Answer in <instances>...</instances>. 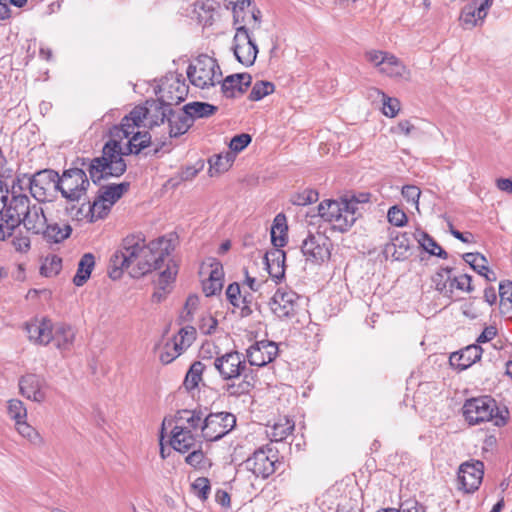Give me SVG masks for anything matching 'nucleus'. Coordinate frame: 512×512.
<instances>
[{
    "label": "nucleus",
    "instance_id": "obj_1",
    "mask_svg": "<svg viewBox=\"0 0 512 512\" xmlns=\"http://www.w3.org/2000/svg\"><path fill=\"white\" fill-rule=\"evenodd\" d=\"M126 171V163L120 158V150L115 143L105 144L101 157L78 158L74 167L58 175V191L66 200L79 201L90 186L87 172L94 184L108 177H119Z\"/></svg>",
    "mask_w": 512,
    "mask_h": 512
},
{
    "label": "nucleus",
    "instance_id": "obj_2",
    "mask_svg": "<svg viewBox=\"0 0 512 512\" xmlns=\"http://www.w3.org/2000/svg\"><path fill=\"white\" fill-rule=\"evenodd\" d=\"M168 243L163 238L146 244L142 234H131L122 241L121 248L110 259L114 279L120 277L125 269L130 275L139 278L152 270L160 269L168 255Z\"/></svg>",
    "mask_w": 512,
    "mask_h": 512
},
{
    "label": "nucleus",
    "instance_id": "obj_3",
    "mask_svg": "<svg viewBox=\"0 0 512 512\" xmlns=\"http://www.w3.org/2000/svg\"><path fill=\"white\" fill-rule=\"evenodd\" d=\"M144 119L151 120V109L144 106H136L131 112L123 117L120 125H115L110 129L111 140L106 144L115 143L120 150V158L128 154H139L144 148L148 147L151 136L148 132H135Z\"/></svg>",
    "mask_w": 512,
    "mask_h": 512
},
{
    "label": "nucleus",
    "instance_id": "obj_4",
    "mask_svg": "<svg viewBox=\"0 0 512 512\" xmlns=\"http://www.w3.org/2000/svg\"><path fill=\"white\" fill-rule=\"evenodd\" d=\"M23 182L20 178L13 180L4 214V222L0 225V240L10 237L21 225L25 215L33 204L27 194L23 193Z\"/></svg>",
    "mask_w": 512,
    "mask_h": 512
},
{
    "label": "nucleus",
    "instance_id": "obj_5",
    "mask_svg": "<svg viewBox=\"0 0 512 512\" xmlns=\"http://www.w3.org/2000/svg\"><path fill=\"white\" fill-rule=\"evenodd\" d=\"M360 200L356 198L325 200L318 206V215L332 225L334 230L348 231L355 223Z\"/></svg>",
    "mask_w": 512,
    "mask_h": 512
},
{
    "label": "nucleus",
    "instance_id": "obj_6",
    "mask_svg": "<svg viewBox=\"0 0 512 512\" xmlns=\"http://www.w3.org/2000/svg\"><path fill=\"white\" fill-rule=\"evenodd\" d=\"M462 410L470 425L492 421L495 426L501 427L507 423L509 416L508 409H499L496 401L490 396L467 399Z\"/></svg>",
    "mask_w": 512,
    "mask_h": 512
},
{
    "label": "nucleus",
    "instance_id": "obj_7",
    "mask_svg": "<svg viewBox=\"0 0 512 512\" xmlns=\"http://www.w3.org/2000/svg\"><path fill=\"white\" fill-rule=\"evenodd\" d=\"M187 77L192 85L208 89L221 82L222 72L216 59L200 55L187 68Z\"/></svg>",
    "mask_w": 512,
    "mask_h": 512
},
{
    "label": "nucleus",
    "instance_id": "obj_8",
    "mask_svg": "<svg viewBox=\"0 0 512 512\" xmlns=\"http://www.w3.org/2000/svg\"><path fill=\"white\" fill-rule=\"evenodd\" d=\"M168 123L170 137H178L188 131L193 125L191 117L185 110H173L168 105H154V112H151L150 126Z\"/></svg>",
    "mask_w": 512,
    "mask_h": 512
},
{
    "label": "nucleus",
    "instance_id": "obj_9",
    "mask_svg": "<svg viewBox=\"0 0 512 512\" xmlns=\"http://www.w3.org/2000/svg\"><path fill=\"white\" fill-rule=\"evenodd\" d=\"M244 464L256 477L266 479L276 472L281 462L278 451L271 445H265L255 450Z\"/></svg>",
    "mask_w": 512,
    "mask_h": 512
},
{
    "label": "nucleus",
    "instance_id": "obj_10",
    "mask_svg": "<svg viewBox=\"0 0 512 512\" xmlns=\"http://www.w3.org/2000/svg\"><path fill=\"white\" fill-rule=\"evenodd\" d=\"M236 425V417L230 412L208 414L201 426L202 436L207 441H217L227 435Z\"/></svg>",
    "mask_w": 512,
    "mask_h": 512
},
{
    "label": "nucleus",
    "instance_id": "obj_11",
    "mask_svg": "<svg viewBox=\"0 0 512 512\" xmlns=\"http://www.w3.org/2000/svg\"><path fill=\"white\" fill-rule=\"evenodd\" d=\"M196 330L192 326L181 328L177 335L169 339L159 352V360L163 364H170L194 342Z\"/></svg>",
    "mask_w": 512,
    "mask_h": 512
},
{
    "label": "nucleus",
    "instance_id": "obj_12",
    "mask_svg": "<svg viewBox=\"0 0 512 512\" xmlns=\"http://www.w3.org/2000/svg\"><path fill=\"white\" fill-rule=\"evenodd\" d=\"M23 187L28 188L32 196L44 201L52 190L58 191V173L51 169H45L35 173L30 178H22Z\"/></svg>",
    "mask_w": 512,
    "mask_h": 512
},
{
    "label": "nucleus",
    "instance_id": "obj_13",
    "mask_svg": "<svg viewBox=\"0 0 512 512\" xmlns=\"http://www.w3.org/2000/svg\"><path fill=\"white\" fill-rule=\"evenodd\" d=\"M236 33L233 38V52L236 59L244 66L254 64L258 47L252 39L249 28L244 25L235 26Z\"/></svg>",
    "mask_w": 512,
    "mask_h": 512
},
{
    "label": "nucleus",
    "instance_id": "obj_14",
    "mask_svg": "<svg viewBox=\"0 0 512 512\" xmlns=\"http://www.w3.org/2000/svg\"><path fill=\"white\" fill-rule=\"evenodd\" d=\"M214 367L224 381H230L244 375L247 369L246 359L238 351H230L216 357Z\"/></svg>",
    "mask_w": 512,
    "mask_h": 512
},
{
    "label": "nucleus",
    "instance_id": "obj_15",
    "mask_svg": "<svg viewBox=\"0 0 512 512\" xmlns=\"http://www.w3.org/2000/svg\"><path fill=\"white\" fill-rule=\"evenodd\" d=\"M331 241L321 233L309 234L302 242L301 251L307 261L320 264L331 256Z\"/></svg>",
    "mask_w": 512,
    "mask_h": 512
},
{
    "label": "nucleus",
    "instance_id": "obj_16",
    "mask_svg": "<svg viewBox=\"0 0 512 512\" xmlns=\"http://www.w3.org/2000/svg\"><path fill=\"white\" fill-rule=\"evenodd\" d=\"M299 299L294 291L279 288L269 302L270 309L279 319H290L298 311Z\"/></svg>",
    "mask_w": 512,
    "mask_h": 512
},
{
    "label": "nucleus",
    "instance_id": "obj_17",
    "mask_svg": "<svg viewBox=\"0 0 512 512\" xmlns=\"http://www.w3.org/2000/svg\"><path fill=\"white\" fill-rule=\"evenodd\" d=\"M201 273L208 275V278L202 282L205 295L210 297L220 293L224 283V271L221 262L216 258H209L207 262L203 263Z\"/></svg>",
    "mask_w": 512,
    "mask_h": 512
},
{
    "label": "nucleus",
    "instance_id": "obj_18",
    "mask_svg": "<svg viewBox=\"0 0 512 512\" xmlns=\"http://www.w3.org/2000/svg\"><path fill=\"white\" fill-rule=\"evenodd\" d=\"M483 475V462L476 460L462 463L458 470V481L461 484V489L466 493L476 491L482 482Z\"/></svg>",
    "mask_w": 512,
    "mask_h": 512
},
{
    "label": "nucleus",
    "instance_id": "obj_19",
    "mask_svg": "<svg viewBox=\"0 0 512 512\" xmlns=\"http://www.w3.org/2000/svg\"><path fill=\"white\" fill-rule=\"evenodd\" d=\"M277 354V344L268 340L257 341L246 350V358L249 364L257 367H263L271 363Z\"/></svg>",
    "mask_w": 512,
    "mask_h": 512
},
{
    "label": "nucleus",
    "instance_id": "obj_20",
    "mask_svg": "<svg viewBox=\"0 0 512 512\" xmlns=\"http://www.w3.org/2000/svg\"><path fill=\"white\" fill-rule=\"evenodd\" d=\"M19 390L28 400L41 403L46 399V381L37 374H26L19 379Z\"/></svg>",
    "mask_w": 512,
    "mask_h": 512
},
{
    "label": "nucleus",
    "instance_id": "obj_21",
    "mask_svg": "<svg viewBox=\"0 0 512 512\" xmlns=\"http://www.w3.org/2000/svg\"><path fill=\"white\" fill-rule=\"evenodd\" d=\"M252 77L248 73H237L221 78V92L226 98L242 96L251 85Z\"/></svg>",
    "mask_w": 512,
    "mask_h": 512
},
{
    "label": "nucleus",
    "instance_id": "obj_22",
    "mask_svg": "<svg viewBox=\"0 0 512 512\" xmlns=\"http://www.w3.org/2000/svg\"><path fill=\"white\" fill-rule=\"evenodd\" d=\"M55 325L47 318L34 319L26 324V331L31 341L47 345L52 342Z\"/></svg>",
    "mask_w": 512,
    "mask_h": 512
},
{
    "label": "nucleus",
    "instance_id": "obj_23",
    "mask_svg": "<svg viewBox=\"0 0 512 512\" xmlns=\"http://www.w3.org/2000/svg\"><path fill=\"white\" fill-rule=\"evenodd\" d=\"M160 92L162 102L158 105H168L171 107L172 104H178L185 100L188 87L179 77H175L171 79L170 83L163 84Z\"/></svg>",
    "mask_w": 512,
    "mask_h": 512
},
{
    "label": "nucleus",
    "instance_id": "obj_24",
    "mask_svg": "<svg viewBox=\"0 0 512 512\" xmlns=\"http://www.w3.org/2000/svg\"><path fill=\"white\" fill-rule=\"evenodd\" d=\"M482 352L483 350L479 345H469L458 352L452 353L450 364L461 371L465 370L480 360Z\"/></svg>",
    "mask_w": 512,
    "mask_h": 512
},
{
    "label": "nucleus",
    "instance_id": "obj_25",
    "mask_svg": "<svg viewBox=\"0 0 512 512\" xmlns=\"http://www.w3.org/2000/svg\"><path fill=\"white\" fill-rule=\"evenodd\" d=\"M285 260L286 254L281 248H273L264 256L267 271L276 282L281 281L285 276Z\"/></svg>",
    "mask_w": 512,
    "mask_h": 512
},
{
    "label": "nucleus",
    "instance_id": "obj_26",
    "mask_svg": "<svg viewBox=\"0 0 512 512\" xmlns=\"http://www.w3.org/2000/svg\"><path fill=\"white\" fill-rule=\"evenodd\" d=\"M391 243L385 247V253L388 254L393 250L392 257L396 261H403L408 258L411 247V239L408 233H391Z\"/></svg>",
    "mask_w": 512,
    "mask_h": 512
},
{
    "label": "nucleus",
    "instance_id": "obj_27",
    "mask_svg": "<svg viewBox=\"0 0 512 512\" xmlns=\"http://www.w3.org/2000/svg\"><path fill=\"white\" fill-rule=\"evenodd\" d=\"M171 446L178 452L189 451L196 443L192 430L185 425H175L171 432Z\"/></svg>",
    "mask_w": 512,
    "mask_h": 512
},
{
    "label": "nucleus",
    "instance_id": "obj_28",
    "mask_svg": "<svg viewBox=\"0 0 512 512\" xmlns=\"http://www.w3.org/2000/svg\"><path fill=\"white\" fill-rule=\"evenodd\" d=\"M21 224L27 231L33 234H42L47 226V219L44 215L43 208L38 204H33L25 215V219Z\"/></svg>",
    "mask_w": 512,
    "mask_h": 512
},
{
    "label": "nucleus",
    "instance_id": "obj_29",
    "mask_svg": "<svg viewBox=\"0 0 512 512\" xmlns=\"http://www.w3.org/2000/svg\"><path fill=\"white\" fill-rule=\"evenodd\" d=\"M385 64L381 67L379 72L384 74L390 78H401L408 79L410 76V71L408 68L402 63V61L397 58L395 55L390 54L388 58L384 61Z\"/></svg>",
    "mask_w": 512,
    "mask_h": 512
},
{
    "label": "nucleus",
    "instance_id": "obj_30",
    "mask_svg": "<svg viewBox=\"0 0 512 512\" xmlns=\"http://www.w3.org/2000/svg\"><path fill=\"white\" fill-rule=\"evenodd\" d=\"M74 339L75 333L71 326L64 323L55 325L52 341L58 349H69L73 344Z\"/></svg>",
    "mask_w": 512,
    "mask_h": 512
},
{
    "label": "nucleus",
    "instance_id": "obj_31",
    "mask_svg": "<svg viewBox=\"0 0 512 512\" xmlns=\"http://www.w3.org/2000/svg\"><path fill=\"white\" fill-rule=\"evenodd\" d=\"M287 223L284 214L275 216L271 227V242L275 248H282L287 242Z\"/></svg>",
    "mask_w": 512,
    "mask_h": 512
},
{
    "label": "nucleus",
    "instance_id": "obj_32",
    "mask_svg": "<svg viewBox=\"0 0 512 512\" xmlns=\"http://www.w3.org/2000/svg\"><path fill=\"white\" fill-rule=\"evenodd\" d=\"M295 424L294 421L287 418H279L272 426H270V430L267 431V435L274 442H280L287 438L294 430Z\"/></svg>",
    "mask_w": 512,
    "mask_h": 512
},
{
    "label": "nucleus",
    "instance_id": "obj_33",
    "mask_svg": "<svg viewBox=\"0 0 512 512\" xmlns=\"http://www.w3.org/2000/svg\"><path fill=\"white\" fill-rule=\"evenodd\" d=\"M95 266V257L92 253L84 254L79 263L77 272L73 278L76 286H82L90 278L91 272Z\"/></svg>",
    "mask_w": 512,
    "mask_h": 512
},
{
    "label": "nucleus",
    "instance_id": "obj_34",
    "mask_svg": "<svg viewBox=\"0 0 512 512\" xmlns=\"http://www.w3.org/2000/svg\"><path fill=\"white\" fill-rule=\"evenodd\" d=\"M236 155L233 152L226 151L212 156L209 159V173L211 176L221 174L227 171L233 164Z\"/></svg>",
    "mask_w": 512,
    "mask_h": 512
},
{
    "label": "nucleus",
    "instance_id": "obj_35",
    "mask_svg": "<svg viewBox=\"0 0 512 512\" xmlns=\"http://www.w3.org/2000/svg\"><path fill=\"white\" fill-rule=\"evenodd\" d=\"M176 425H185L190 430L201 428L204 418L201 411L197 410H180L176 414Z\"/></svg>",
    "mask_w": 512,
    "mask_h": 512
},
{
    "label": "nucleus",
    "instance_id": "obj_36",
    "mask_svg": "<svg viewBox=\"0 0 512 512\" xmlns=\"http://www.w3.org/2000/svg\"><path fill=\"white\" fill-rule=\"evenodd\" d=\"M129 187L130 184L128 182L103 186L100 189L99 197L108 203L106 204L107 206L112 207L128 191Z\"/></svg>",
    "mask_w": 512,
    "mask_h": 512
},
{
    "label": "nucleus",
    "instance_id": "obj_37",
    "mask_svg": "<svg viewBox=\"0 0 512 512\" xmlns=\"http://www.w3.org/2000/svg\"><path fill=\"white\" fill-rule=\"evenodd\" d=\"M451 271L452 269L448 267L441 268L432 276V283L434 284L435 289L446 297L452 296V278L450 276Z\"/></svg>",
    "mask_w": 512,
    "mask_h": 512
},
{
    "label": "nucleus",
    "instance_id": "obj_38",
    "mask_svg": "<svg viewBox=\"0 0 512 512\" xmlns=\"http://www.w3.org/2000/svg\"><path fill=\"white\" fill-rule=\"evenodd\" d=\"M177 273L178 266L176 262L172 259H169L166 264V269L158 274V278L155 280V286L159 288V290H171Z\"/></svg>",
    "mask_w": 512,
    "mask_h": 512
},
{
    "label": "nucleus",
    "instance_id": "obj_39",
    "mask_svg": "<svg viewBox=\"0 0 512 512\" xmlns=\"http://www.w3.org/2000/svg\"><path fill=\"white\" fill-rule=\"evenodd\" d=\"M183 109L194 123L195 119L205 118L213 115L217 107L205 102H191L186 104Z\"/></svg>",
    "mask_w": 512,
    "mask_h": 512
},
{
    "label": "nucleus",
    "instance_id": "obj_40",
    "mask_svg": "<svg viewBox=\"0 0 512 512\" xmlns=\"http://www.w3.org/2000/svg\"><path fill=\"white\" fill-rule=\"evenodd\" d=\"M71 231L72 229L69 225H63L61 227L58 224H47L42 234L47 241L59 243L68 238Z\"/></svg>",
    "mask_w": 512,
    "mask_h": 512
},
{
    "label": "nucleus",
    "instance_id": "obj_41",
    "mask_svg": "<svg viewBox=\"0 0 512 512\" xmlns=\"http://www.w3.org/2000/svg\"><path fill=\"white\" fill-rule=\"evenodd\" d=\"M419 245L430 255L446 259L447 252L427 233L422 232L418 239Z\"/></svg>",
    "mask_w": 512,
    "mask_h": 512
},
{
    "label": "nucleus",
    "instance_id": "obj_42",
    "mask_svg": "<svg viewBox=\"0 0 512 512\" xmlns=\"http://www.w3.org/2000/svg\"><path fill=\"white\" fill-rule=\"evenodd\" d=\"M204 370L205 365L201 361H195L190 366L184 380V385L186 389L192 390L199 385V383L202 381V374Z\"/></svg>",
    "mask_w": 512,
    "mask_h": 512
},
{
    "label": "nucleus",
    "instance_id": "obj_43",
    "mask_svg": "<svg viewBox=\"0 0 512 512\" xmlns=\"http://www.w3.org/2000/svg\"><path fill=\"white\" fill-rule=\"evenodd\" d=\"M499 296L502 313L512 316V281H502L499 284Z\"/></svg>",
    "mask_w": 512,
    "mask_h": 512
},
{
    "label": "nucleus",
    "instance_id": "obj_44",
    "mask_svg": "<svg viewBox=\"0 0 512 512\" xmlns=\"http://www.w3.org/2000/svg\"><path fill=\"white\" fill-rule=\"evenodd\" d=\"M250 5V0H226L227 8H231L233 11L234 26L246 21L245 15L242 14L245 13V9L249 8Z\"/></svg>",
    "mask_w": 512,
    "mask_h": 512
},
{
    "label": "nucleus",
    "instance_id": "obj_45",
    "mask_svg": "<svg viewBox=\"0 0 512 512\" xmlns=\"http://www.w3.org/2000/svg\"><path fill=\"white\" fill-rule=\"evenodd\" d=\"M477 1L473 0L472 4L466 5L460 15V21L462 22L465 28H472L478 25V22H482L483 20L478 19L477 15Z\"/></svg>",
    "mask_w": 512,
    "mask_h": 512
},
{
    "label": "nucleus",
    "instance_id": "obj_46",
    "mask_svg": "<svg viewBox=\"0 0 512 512\" xmlns=\"http://www.w3.org/2000/svg\"><path fill=\"white\" fill-rule=\"evenodd\" d=\"M62 268V259L53 254L48 255L40 268L41 274L45 277L56 276Z\"/></svg>",
    "mask_w": 512,
    "mask_h": 512
},
{
    "label": "nucleus",
    "instance_id": "obj_47",
    "mask_svg": "<svg viewBox=\"0 0 512 512\" xmlns=\"http://www.w3.org/2000/svg\"><path fill=\"white\" fill-rule=\"evenodd\" d=\"M275 90V85L269 81H257L249 94V99L251 101H259L263 99L265 96L270 95Z\"/></svg>",
    "mask_w": 512,
    "mask_h": 512
},
{
    "label": "nucleus",
    "instance_id": "obj_48",
    "mask_svg": "<svg viewBox=\"0 0 512 512\" xmlns=\"http://www.w3.org/2000/svg\"><path fill=\"white\" fill-rule=\"evenodd\" d=\"M7 413L10 418L15 421V424L27 418V409L24 403L19 399H11L8 401Z\"/></svg>",
    "mask_w": 512,
    "mask_h": 512
},
{
    "label": "nucleus",
    "instance_id": "obj_49",
    "mask_svg": "<svg viewBox=\"0 0 512 512\" xmlns=\"http://www.w3.org/2000/svg\"><path fill=\"white\" fill-rule=\"evenodd\" d=\"M106 204L108 203L104 202V200H102V198L99 196L93 201V203L90 205L88 214L90 222H95L98 219H102L108 215L111 206H107Z\"/></svg>",
    "mask_w": 512,
    "mask_h": 512
},
{
    "label": "nucleus",
    "instance_id": "obj_50",
    "mask_svg": "<svg viewBox=\"0 0 512 512\" xmlns=\"http://www.w3.org/2000/svg\"><path fill=\"white\" fill-rule=\"evenodd\" d=\"M252 387V383L247 380V375H244L243 380L239 383H227L223 388L228 396L238 397L248 394Z\"/></svg>",
    "mask_w": 512,
    "mask_h": 512
},
{
    "label": "nucleus",
    "instance_id": "obj_51",
    "mask_svg": "<svg viewBox=\"0 0 512 512\" xmlns=\"http://www.w3.org/2000/svg\"><path fill=\"white\" fill-rule=\"evenodd\" d=\"M226 297L228 301L237 308L245 309L246 306L242 304L245 303L246 298L241 296V290L238 283L230 284L226 289Z\"/></svg>",
    "mask_w": 512,
    "mask_h": 512
},
{
    "label": "nucleus",
    "instance_id": "obj_52",
    "mask_svg": "<svg viewBox=\"0 0 512 512\" xmlns=\"http://www.w3.org/2000/svg\"><path fill=\"white\" fill-rule=\"evenodd\" d=\"M387 219L391 225L396 227H403L408 221L405 212L396 205L389 208L387 212Z\"/></svg>",
    "mask_w": 512,
    "mask_h": 512
},
{
    "label": "nucleus",
    "instance_id": "obj_53",
    "mask_svg": "<svg viewBox=\"0 0 512 512\" xmlns=\"http://www.w3.org/2000/svg\"><path fill=\"white\" fill-rule=\"evenodd\" d=\"M382 113L389 118H394L400 111V101L397 98L383 95Z\"/></svg>",
    "mask_w": 512,
    "mask_h": 512
},
{
    "label": "nucleus",
    "instance_id": "obj_54",
    "mask_svg": "<svg viewBox=\"0 0 512 512\" xmlns=\"http://www.w3.org/2000/svg\"><path fill=\"white\" fill-rule=\"evenodd\" d=\"M192 488L199 499L206 500L211 490L210 481L206 477H199L192 483Z\"/></svg>",
    "mask_w": 512,
    "mask_h": 512
},
{
    "label": "nucleus",
    "instance_id": "obj_55",
    "mask_svg": "<svg viewBox=\"0 0 512 512\" xmlns=\"http://www.w3.org/2000/svg\"><path fill=\"white\" fill-rule=\"evenodd\" d=\"M18 433L29 440L31 443H37L40 439L38 432L29 425L26 420L20 421L15 424Z\"/></svg>",
    "mask_w": 512,
    "mask_h": 512
},
{
    "label": "nucleus",
    "instance_id": "obj_56",
    "mask_svg": "<svg viewBox=\"0 0 512 512\" xmlns=\"http://www.w3.org/2000/svg\"><path fill=\"white\" fill-rule=\"evenodd\" d=\"M318 200V192L312 189H307L302 193L293 196L292 203L298 206H306Z\"/></svg>",
    "mask_w": 512,
    "mask_h": 512
},
{
    "label": "nucleus",
    "instance_id": "obj_57",
    "mask_svg": "<svg viewBox=\"0 0 512 512\" xmlns=\"http://www.w3.org/2000/svg\"><path fill=\"white\" fill-rule=\"evenodd\" d=\"M390 54L389 52L381 50H369L365 52V59L379 71Z\"/></svg>",
    "mask_w": 512,
    "mask_h": 512
},
{
    "label": "nucleus",
    "instance_id": "obj_58",
    "mask_svg": "<svg viewBox=\"0 0 512 512\" xmlns=\"http://www.w3.org/2000/svg\"><path fill=\"white\" fill-rule=\"evenodd\" d=\"M251 142V136L246 133H242L234 136L229 144L230 152L236 154L237 152H241L245 149Z\"/></svg>",
    "mask_w": 512,
    "mask_h": 512
},
{
    "label": "nucleus",
    "instance_id": "obj_59",
    "mask_svg": "<svg viewBox=\"0 0 512 512\" xmlns=\"http://www.w3.org/2000/svg\"><path fill=\"white\" fill-rule=\"evenodd\" d=\"M472 277L468 274H463L458 277L452 278V292L454 289L466 291L468 293L472 292L474 290V287L471 284Z\"/></svg>",
    "mask_w": 512,
    "mask_h": 512
},
{
    "label": "nucleus",
    "instance_id": "obj_60",
    "mask_svg": "<svg viewBox=\"0 0 512 512\" xmlns=\"http://www.w3.org/2000/svg\"><path fill=\"white\" fill-rule=\"evenodd\" d=\"M421 191L417 186L406 185L402 188V196L407 202H411L415 208L419 211V198Z\"/></svg>",
    "mask_w": 512,
    "mask_h": 512
},
{
    "label": "nucleus",
    "instance_id": "obj_61",
    "mask_svg": "<svg viewBox=\"0 0 512 512\" xmlns=\"http://www.w3.org/2000/svg\"><path fill=\"white\" fill-rule=\"evenodd\" d=\"M243 15H245L246 21L238 24L237 26L244 25L245 27H247V25H249L251 29L260 28L261 12L259 10H250L249 8H247L245 9V13Z\"/></svg>",
    "mask_w": 512,
    "mask_h": 512
},
{
    "label": "nucleus",
    "instance_id": "obj_62",
    "mask_svg": "<svg viewBox=\"0 0 512 512\" xmlns=\"http://www.w3.org/2000/svg\"><path fill=\"white\" fill-rule=\"evenodd\" d=\"M217 325V319L211 315H205L200 319L199 330L205 335H211L215 332Z\"/></svg>",
    "mask_w": 512,
    "mask_h": 512
},
{
    "label": "nucleus",
    "instance_id": "obj_63",
    "mask_svg": "<svg viewBox=\"0 0 512 512\" xmlns=\"http://www.w3.org/2000/svg\"><path fill=\"white\" fill-rule=\"evenodd\" d=\"M186 462L195 467V468H203L205 466V455L202 450H194L187 457Z\"/></svg>",
    "mask_w": 512,
    "mask_h": 512
},
{
    "label": "nucleus",
    "instance_id": "obj_64",
    "mask_svg": "<svg viewBox=\"0 0 512 512\" xmlns=\"http://www.w3.org/2000/svg\"><path fill=\"white\" fill-rule=\"evenodd\" d=\"M415 126L409 120H401L396 127L392 128L393 133H401L405 136L411 135Z\"/></svg>",
    "mask_w": 512,
    "mask_h": 512
}]
</instances>
